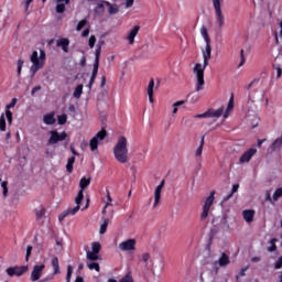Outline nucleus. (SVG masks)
I'll use <instances>...</instances> for the list:
<instances>
[{"label":"nucleus","mask_w":282,"mask_h":282,"mask_svg":"<svg viewBox=\"0 0 282 282\" xmlns=\"http://www.w3.org/2000/svg\"><path fill=\"white\" fill-rule=\"evenodd\" d=\"M135 0H126V8H133V2Z\"/></svg>","instance_id":"53"},{"label":"nucleus","mask_w":282,"mask_h":282,"mask_svg":"<svg viewBox=\"0 0 282 282\" xmlns=\"http://www.w3.org/2000/svg\"><path fill=\"white\" fill-rule=\"evenodd\" d=\"M1 188H2V196L6 198L8 197V181L1 182Z\"/></svg>","instance_id":"38"},{"label":"nucleus","mask_w":282,"mask_h":282,"mask_svg":"<svg viewBox=\"0 0 282 282\" xmlns=\"http://www.w3.org/2000/svg\"><path fill=\"white\" fill-rule=\"evenodd\" d=\"M106 197H107V202H106V207L112 206L111 202H113V199L111 198V193L109 192V189H106Z\"/></svg>","instance_id":"40"},{"label":"nucleus","mask_w":282,"mask_h":282,"mask_svg":"<svg viewBox=\"0 0 282 282\" xmlns=\"http://www.w3.org/2000/svg\"><path fill=\"white\" fill-rule=\"evenodd\" d=\"M36 91H41V86H35L32 91L31 95L34 96V94H36Z\"/></svg>","instance_id":"55"},{"label":"nucleus","mask_w":282,"mask_h":282,"mask_svg":"<svg viewBox=\"0 0 282 282\" xmlns=\"http://www.w3.org/2000/svg\"><path fill=\"white\" fill-rule=\"evenodd\" d=\"M57 47H62L63 52H69V40L61 39L57 41Z\"/></svg>","instance_id":"22"},{"label":"nucleus","mask_w":282,"mask_h":282,"mask_svg":"<svg viewBox=\"0 0 282 282\" xmlns=\"http://www.w3.org/2000/svg\"><path fill=\"white\" fill-rule=\"evenodd\" d=\"M88 268L89 270H96V272H100V264L93 262V263H88Z\"/></svg>","instance_id":"46"},{"label":"nucleus","mask_w":282,"mask_h":282,"mask_svg":"<svg viewBox=\"0 0 282 282\" xmlns=\"http://www.w3.org/2000/svg\"><path fill=\"white\" fill-rule=\"evenodd\" d=\"M0 131H6V115L0 117Z\"/></svg>","instance_id":"44"},{"label":"nucleus","mask_w":282,"mask_h":282,"mask_svg":"<svg viewBox=\"0 0 282 282\" xmlns=\"http://www.w3.org/2000/svg\"><path fill=\"white\" fill-rule=\"evenodd\" d=\"M165 181H161V183L154 189V203L152 208H158L160 206V200L162 199V189L164 188Z\"/></svg>","instance_id":"11"},{"label":"nucleus","mask_w":282,"mask_h":282,"mask_svg":"<svg viewBox=\"0 0 282 282\" xmlns=\"http://www.w3.org/2000/svg\"><path fill=\"white\" fill-rule=\"evenodd\" d=\"M86 258L89 261H98V253H95V251H87L86 252Z\"/></svg>","instance_id":"34"},{"label":"nucleus","mask_w":282,"mask_h":282,"mask_svg":"<svg viewBox=\"0 0 282 282\" xmlns=\"http://www.w3.org/2000/svg\"><path fill=\"white\" fill-rule=\"evenodd\" d=\"M279 197H282V187L278 188L273 194V202H279Z\"/></svg>","instance_id":"42"},{"label":"nucleus","mask_w":282,"mask_h":282,"mask_svg":"<svg viewBox=\"0 0 282 282\" xmlns=\"http://www.w3.org/2000/svg\"><path fill=\"white\" fill-rule=\"evenodd\" d=\"M213 204H215V191H212L209 196L205 199L203 213L200 215L203 220L208 217V213H210V206H213Z\"/></svg>","instance_id":"8"},{"label":"nucleus","mask_w":282,"mask_h":282,"mask_svg":"<svg viewBox=\"0 0 282 282\" xmlns=\"http://www.w3.org/2000/svg\"><path fill=\"white\" fill-rule=\"evenodd\" d=\"M228 263H230V257H228L226 253H221V257L218 260V265L224 268L225 265H228Z\"/></svg>","instance_id":"26"},{"label":"nucleus","mask_w":282,"mask_h":282,"mask_svg":"<svg viewBox=\"0 0 282 282\" xmlns=\"http://www.w3.org/2000/svg\"><path fill=\"white\" fill-rule=\"evenodd\" d=\"M240 56H241V62L238 65V67H241L243 65V63H246V57H243V50L240 51Z\"/></svg>","instance_id":"52"},{"label":"nucleus","mask_w":282,"mask_h":282,"mask_svg":"<svg viewBox=\"0 0 282 282\" xmlns=\"http://www.w3.org/2000/svg\"><path fill=\"white\" fill-rule=\"evenodd\" d=\"M74 98H80V96H83V84L77 85V87L75 88L74 93H73Z\"/></svg>","instance_id":"33"},{"label":"nucleus","mask_w":282,"mask_h":282,"mask_svg":"<svg viewBox=\"0 0 282 282\" xmlns=\"http://www.w3.org/2000/svg\"><path fill=\"white\" fill-rule=\"evenodd\" d=\"M50 135L51 137L47 141L48 145L57 144V142H63V140L67 139V132L58 133V131H56V130L50 131Z\"/></svg>","instance_id":"9"},{"label":"nucleus","mask_w":282,"mask_h":282,"mask_svg":"<svg viewBox=\"0 0 282 282\" xmlns=\"http://www.w3.org/2000/svg\"><path fill=\"white\" fill-rule=\"evenodd\" d=\"M212 1L215 9L216 25L218 30H221V28H224V23H226V17L224 15V11L221 10V2L224 0H212Z\"/></svg>","instance_id":"5"},{"label":"nucleus","mask_w":282,"mask_h":282,"mask_svg":"<svg viewBox=\"0 0 282 282\" xmlns=\"http://www.w3.org/2000/svg\"><path fill=\"white\" fill-rule=\"evenodd\" d=\"M83 191H79L76 198H75V204L76 206H80L83 204V199H85V195L83 194Z\"/></svg>","instance_id":"35"},{"label":"nucleus","mask_w":282,"mask_h":282,"mask_svg":"<svg viewBox=\"0 0 282 282\" xmlns=\"http://www.w3.org/2000/svg\"><path fill=\"white\" fill-rule=\"evenodd\" d=\"M52 268H53V275L46 276L44 279L41 280V282H47V281H52V279H54V276L56 274L61 273V267L58 265V258H53L52 261Z\"/></svg>","instance_id":"14"},{"label":"nucleus","mask_w":282,"mask_h":282,"mask_svg":"<svg viewBox=\"0 0 282 282\" xmlns=\"http://www.w3.org/2000/svg\"><path fill=\"white\" fill-rule=\"evenodd\" d=\"M28 272V267H11L7 269L9 276H23Z\"/></svg>","instance_id":"13"},{"label":"nucleus","mask_w":282,"mask_h":282,"mask_svg":"<svg viewBox=\"0 0 282 282\" xmlns=\"http://www.w3.org/2000/svg\"><path fill=\"white\" fill-rule=\"evenodd\" d=\"M91 184V178H87V177H83L79 181V191H82V193H85V188H87V186H89Z\"/></svg>","instance_id":"23"},{"label":"nucleus","mask_w":282,"mask_h":282,"mask_svg":"<svg viewBox=\"0 0 282 282\" xmlns=\"http://www.w3.org/2000/svg\"><path fill=\"white\" fill-rule=\"evenodd\" d=\"M248 270V267L242 269L240 272H239V276H246V271Z\"/></svg>","instance_id":"60"},{"label":"nucleus","mask_w":282,"mask_h":282,"mask_svg":"<svg viewBox=\"0 0 282 282\" xmlns=\"http://www.w3.org/2000/svg\"><path fill=\"white\" fill-rule=\"evenodd\" d=\"M105 138H107V130H105V128H102L99 132H97L89 141V148L90 151H98V144H100V142H102V140H105Z\"/></svg>","instance_id":"7"},{"label":"nucleus","mask_w":282,"mask_h":282,"mask_svg":"<svg viewBox=\"0 0 282 282\" xmlns=\"http://www.w3.org/2000/svg\"><path fill=\"white\" fill-rule=\"evenodd\" d=\"M46 209L45 207H42L40 209L36 210V217L37 219H42L45 216Z\"/></svg>","instance_id":"43"},{"label":"nucleus","mask_w":282,"mask_h":282,"mask_svg":"<svg viewBox=\"0 0 282 282\" xmlns=\"http://www.w3.org/2000/svg\"><path fill=\"white\" fill-rule=\"evenodd\" d=\"M78 210H80V206L76 205L73 208L66 209V215H76V213H78Z\"/></svg>","instance_id":"39"},{"label":"nucleus","mask_w":282,"mask_h":282,"mask_svg":"<svg viewBox=\"0 0 282 282\" xmlns=\"http://www.w3.org/2000/svg\"><path fill=\"white\" fill-rule=\"evenodd\" d=\"M232 197V193H230L229 195L225 196L223 198V202H228V199H230Z\"/></svg>","instance_id":"62"},{"label":"nucleus","mask_w":282,"mask_h":282,"mask_svg":"<svg viewBox=\"0 0 282 282\" xmlns=\"http://www.w3.org/2000/svg\"><path fill=\"white\" fill-rule=\"evenodd\" d=\"M224 116V107L218 108L217 110H208L207 118H221Z\"/></svg>","instance_id":"21"},{"label":"nucleus","mask_w":282,"mask_h":282,"mask_svg":"<svg viewBox=\"0 0 282 282\" xmlns=\"http://www.w3.org/2000/svg\"><path fill=\"white\" fill-rule=\"evenodd\" d=\"M257 154V149H249L247 150L239 159V164H248L250 160H252V156Z\"/></svg>","instance_id":"15"},{"label":"nucleus","mask_w":282,"mask_h":282,"mask_svg":"<svg viewBox=\"0 0 282 282\" xmlns=\"http://www.w3.org/2000/svg\"><path fill=\"white\" fill-rule=\"evenodd\" d=\"M43 120L45 124H54V122H56V119H54V115L52 113L45 115Z\"/></svg>","instance_id":"32"},{"label":"nucleus","mask_w":282,"mask_h":282,"mask_svg":"<svg viewBox=\"0 0 282 282\" xmlns=\"http://www.w3.org/2000/svg\"><path fill=\"white\" fill-rule=\"evenodd\" d=\"M74 270L72 269V265H68L67 267V275H70L73 274Z\"/></svg>","instance_id":"61"},{"label":"nucleus","mask_w":282,"mask_h":282,"mask_svg":"<svg viewBox=\"0 0 282 282\" xmlns=\"http://www.w3.org/2000/svg\"><path fill=\"white\" fill-rule=\"evenodd\" d=\"M270 246L267 248L268 252H276V238L269 240Z\"/></svg>","instance_id":"30"},{"label":"nucleus","mask_w":282,"mask_h":282,"mask_svg":"<svg viewBox=\"0 0 282 282\" xmlns=\"http://www.w3.org/2000/svg\"><path fill=\"white\" fill-rule=\"evenodd\" d=\"M141 259H142L143 263H145V265H148L149 261L151 260V253H149V252L142 253Z\"/></svg>","instance_id":"41"},{"label":"nucleus","mask_w":282,"mask_h":282,"mask_svg":"<svg viewBox=\"0 0 282 282\" xmlns=\"http://www.w3.org/2000/svg\"><path fill=\"white\" fill-rule=\"evenodd\" d=\"M105 85H107V77L102 76L100 87H105Z\"/></svg>","instance_id":"58"},{"label":"nucleus","mask_w":282,"mask_h":282,"mask_svg":"<svg viewBox=\"0 0 282 282\" xmlns=\"http://www.w3.org/2000/svg\"><path fill=\"white\" fill-rule=\"evenodd\" d=\"M82 36H89V29H85L82 33Z\"/></svg>","instance_id":"59"},{"label":"nucleus","mask_w":282,"mask_h":282,"mask_svg":"<svg viewBox=\"0 0 282 282\" xmlns=\"http://www.w3.org/2000/svg\"><path fill=\"white\" fill-rule=\"evenodd\" d=\"M232 109H235V99L231 97L229 99V102H228L227 108L225 110L224 118H228V116H230V112L232 111Z\"/></svg>","instance_id":"24"},{"label":"nucleus","mask_w":282,"mask_h":282,"mask_svg":"<svg viewBox=\"0 0 282 282\" xmlns=\"http://www.w3.org/2000/svg\"><path fill=\"white\" fill-rule=\"evenodd\" d=\"M101 248H102V246L100 245V242H93L91 243V252H95V253L99 254Z\"/></svg>","instance_id":"37"},{"label":"nucleus","mask_w":282,"mask_h":282,"mask_svg":"<svg viewBox=\"0 0 282 282\" xmlns=\"http://www.w3.org/2000/svg\"><path fill=\"white\" fill-rule=\"evenodd\" d=\"M237 191H239V184H235L232 186V189H231L232 195H235V193H237Z\"/></svg>","instance_id":"56"},{"label":"nucleus","mask_w":282,"mask_h":282,"mask_svg":"<svg viewBox=\"0 0 282 282\" xmlns=\"http://www.w3.org/2000/svg\"><path fill=\"white\" fill-rule=\"evenodd\" d=\"M67 216H69V215H68L67 212L65 210L64 213H62V214L58 216L59 221H63V219H65V217H67Z\"/></svg>","instance_id":"54"},{"label":"nucleus","mask_w":282,"mask_h":282,"mask_svg":"<svg viewBox=\"0 0 282 282\" xmlns=\"http://www.w3.org/2000/svg\"><path fill=\"white\" fill-rule=\"evenodd\" d=\"M274 268H275V270H281L282 269V256L275 262Z\"/></svg>","instance_id":"49"},{"label":"nucleus","mask_w":282,"mask_h":282,"mask_svg":"<svg viewBox=\"0 0 282 282\" xmlns=\"http://www.w3.org/2000/svg\"><path fill=\"white\" fill-rule=\"evenodd\" d=\"M21 69H23V61H18V75L21 76Z\"/></svg>","instance_id":"51"},{"label":"nucleus","mask_w":282,"mask_h":282,"mask_svg":"<svg viewBox=\"0 0 282 282\" xmlns=\"http://www.w3.org/2000/svg\"><path fill=\"white\" fill-rule=\"evenodd\" d=\"M69 4V0H56L55 10L57 14H63L65 12V7Z\"/></svg>","instance_id":"19"},{"label":"nucleus","mask_w":282,"mask_h":282,"mask_svg":"<svg viewBox=\"0 0 282 282\" xmlns=\"http://www.w3.org/2000/svg\"><path fill=\"white\" fill-rule=\"evenodd\" d=\"M108 226H109V218H104V224L100 225L99 235H105V232H107Z\"/></svg>","instance_id":"31"},{"label":"nucleus","mask_w":282,"mask_h":282,"mask_svg":"<svg viewBox=\"0 0 282 282\" xmlns=\"http://www.w3.org/2000/svg\"><path fill=\"white\" fill-rule=\"evenodd\" d=\"M31 63L32 66L30 68V72L32 76L39 72V69H43V66L45 65V51H40V56L39 52L34 51L31 55Z\"/></svg>","instance_id":"4"},{"label":"nucleus","mask_w":282,"mask_h":282,"mask_svg":"<svg viewBox=\"0 0 282 282\" xmlns=\"http://www.w3.org/2000/svg\"><path fill=\"white\" fill-rule=\"evenodd\" d=\"M100 46L95 51V62L93 65V72L89 79V83L87 85L88 89H91L94 87V83H96V76H98V67H100Z\"/></svg>","instance_id":"6"},{"label":"nucleus","mask_w":282,"mask_h":282,"mask_svg":"<svg viewBox=\"0 0 282 282\" xmlns=\"http://www.w3.org/2000/svg\"><path fill=\"white\" fill-rule=\"evenodd\" d=\"M282 74L281 67L276 68V78H279Z\"/></svg>","instance_id":"64"},{"label":"nucleus","mask_w":282,"mask_h":282,"mask_svg":"<svg viewBox=\"0 0 282 282\" xmlns=\"http://www.w3.org/2000/svg\"><path fill=\"white\" fill-rule=\"evenodd\" d=\"M74 162H76V158L72 156L68 159L67 164H66L67 173H72L74 171Z\"/></svg>","instance_id":"29"},{"label":"nucleus","mask_w":282,"mask_h":282,"mask_svg":"<svg viewBox=\"0 0 282 282\" xmlns=\"http://www.w3.org/2000/svg\"><path fill=\"white\" fill-rule=\"evenodd\" d=\"M232 109H235V99L231 97L229 99V102H228L227 108L225 110L224 118H228V116H230V112L232 111Z\"/></svg>","instance_id":"25"},{"label":"nucleus","mask_w":282,"mask_h":282,"mask_svg":"<svg viewBox=\"0 0 282 282\" xmlns=\"http://www.w3.org/2000/svg\"><path fill=\"white\" fill-rule=\"evenodd\" d=\"M265 107L270 105V99L265 97V90L261 88L254 89L252 93L249 94L247 105L248 107H257V105H261L263 102Z\"/></svg>","instance_id":"3"},{"label":"nucleus","mask_w":282,"mask_h":282,"mask_svg":"<svg viewBox=\"0 0 282 282\" xmlns=\"http://www.w3.org/2000/svg\"><path fill=\"white\" fill-rule=\"evenodd\" d=\"M162 272V269L160 270V269H153L152 270V274H160Z\"/></svg>","instance_id":"63"},{"label":"nucleus","mask_w":282,"mask_h":282,"mask_svg":"<svg viewBox=\"0 0 282 282\" xmlns=\"http://www.w3.org/2000/svg\"><path fill=\"white\" fill-rule=\"evenodd\" d=\"M135 239L130 238L119 243L118 248L121 252H133L135 250Z\"/></svg>","instance_id":"10"},{"label":"nucleus","mask_w":282,"mask_h":282,"mask_svg":"<svg viewBox=\"0 0 282 282\" xmlns=\"http://www.w3.org/2000/svg\"><path fill=\"white\" fill-rule=\"evenodd\" d=\"M58 124H65L67 122V115H62L57 117Z\"/></svg>","instance_id":"47"},{"label":"nucleus","mask_w":282,"mask_h":282,"mask_svg":"<svg viewBox=\"0 0 282 282\" xmlns=\"http://www.w3.org/2000/svg\"><path fill=\"white\" fill-rule=\"evenodd\" d=\"M45 270V264H35L31 272V281L36 282L41 276H43V271Z\"/></svg>","instance_id":"12"},{"label":"nucleus","mask_w":282,"mask_h":282,"mask_svg":"<svg viewBox=\"0 0 282 282\" xmlns=\"http://www.w3.org/2000/svg\"><path fill=\"white\" fill-rule=\"evenodd\" d=\"M200 34L206 43L205 50H203V64L196 63L193 67V74L196 77V91H202L204 89V85L206 82L204 80V72H206V67H208V62L210 61V56L213 54V47L210 46V36H208V30L206 26L200 28Z\"/></svg>","instance_id":"1"},{"label":"nucleus","mask_w":282,"mask_h":282,"mask_svg":"<svg viewBox=\"0 0 282 282\" xmlns=\"http://www.w3.org/2000/svg\"><path fill=\"white\" fill-rule=\"evenodd\" d=\"M204 140H205V137H202L200 143H199L198 148L195 151V156L196 158H202V153L204 152Z\"/></svg>","instance_id":"28"},{"label":"nucleus","mask_w":282,"mask_h":282,"mask_svg":"<svg viewBox=\"0 0 282 282\" xmlns=\"http://www.w3.org/2000/svg\"><path fill=\"white\" fill-rule=\"evenodd\" d=\"M13 107H17V98H13L12 101L6 106V117L8 120V124H12V111H10V109H12Z\"/></svg>","instance_id":"17"},{"label":"nucleus","mask_w":282,"mask_h":282,"mask_svg":"<svg viewBox=\"0 0 282 282\" xmlns=\"http://www.w3.org/2000/svg\"><path fill=\"white\" fill-rule=\"evenodd\" d=\"M88 45L90 48H94V45H96V35H91L88 40Z\"/></svg>","instance_id":"48"},{"label":"nucleus","mask_w":282,"mask_h":282,"mask_svg":"<svg viewBox=\"0 0 282 282\" xmlns=\"http://www.w3.org/2000/svg\"><path fill=\"white\" fill-rule=\"evenodd\" d=\"M155 89V80L150 79L148 87H147V95L149 98V101L153 105L154 99H153V90Z\"/></svg>","instance_id":"18"},{"label":"nucleus","mask_w":282,"mask_h":282,"mask_svg":"<svg viewBox=\"0 0 282 282\" xmlns=\"http://www.w3.org/2000/svg\"><path fill=\"white\" fill-rule=\"evenodd\" d=\"M194 118H208V112H204L202 115H196Z\"/></svg>","instance_id":"57"},{"label":"nucleus","mask_w":282,"mask_h":282,"mask_svg":"<svg viewBox=\"0 0 282 282\" xmlns=\"http://www.w3.org/2000/svg\"><path fill=\"white\" fill-rule=\"evenodd\" d=\"M105 6H107L108 10H109V14H118V12H120V9H118V6H113L108 1H104Z\"/></svg>","instance_id":"27"},{"label":"nucleus","mask_w":282,"mask_h":282,"mask_svg":"<svg viewBox=\"0 0 282 282\" xmlns=\"http://www.w3.org/2000/svg\"><path fill=\"white\" fill-rule=\"evenodd\" d=\"M87 25V20H80L76 26L77 32H80Z\"/></svg>","instance_id":"45"},{"label":"nucleus","mask_w":282,"mask_h":282,"mask_svg":"<svg viewBox=\"0 0 282 282\" xmlns=\"http://www.w3.org/2000/svg\"><path fill=\"white\" fill-rule=\"evenodd\" d=\"M140 32V25H134L127 34L126 40L128 41L129 45H133L135 43V36Z\"/></svg>","instance_id":"16"},{"label":"nucleus","mask_w":282,"mask_h":282,"mask_svg":"<svg viewBox=\"0 0 282 282\" xmlns=\"http://www.w3.org/2000/svg\"><path fill=\"white\" fill-rule=\"evenodd\" d=\"M242 217L247 224H252V220L254 219V210L252 209H246L242 212Z\"/></svg>","instance_id":"20"},{"label":"nucleus","mask_w":282,"mask_h":282,"mask_svg":"<svg viewBox=\"0 0 282 282\" xmlns=\"http://www.w3.org/2000/svg\"><path fill=\"white\" fill-rule=\"evenodd\" d=\"M113 158L119 164L129 162V139L124 135H119L112 149Z\"/></svg>","instance_id":"2"},{"label":"nucleus","mask_w":282,"mask_h":282,"mask_svg":"<svg viewBox=\"0 0 282 282\" xmlns=\"http://www.w3.org/2000/svg\"><path fill=\"white\" fill-rule=\"evenodd\" d=\"M30 254H32V246L26 247L25 261H30Z\"/></svg>","instance_id":"50"},{"label":"nucleus","mask_w":282,"mask_h":282,"mask_svg":"<svg viewBox=\"0 0 282 282\" xmlns=\"http://www.w3.org/2000/svg\"><path fill=\"white\" fill-rule=\"evenodd\" d=\"M185 101L184 100H180L176 101L172 105L173 109H172V116H175L177 113V107H182V105H184Z\"/></svg>","instance_id":"36"}]
</instances>
